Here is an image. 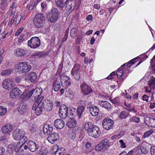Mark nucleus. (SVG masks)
Instances as JSON below:
<instances>
[{
	"instance_id": "nucleus-12",
	"label": "nucleus",
	"mask_w": 155,
	"mask_h": 155,
	"mask_svg": "<svg viewBox=\"0 0 155 155\" xmlns=\"http://www.w3.org/2000/svg\"><path fill=\"white\" fill-rule=\"evenodd\" d=\"M89 108L91 114L93 116H96L97 115L99 112V109L97 107L93 106L91 104V102H90L87 107Z\"/></svg>"
},
{
	"instance_id": "nucleus-31",
	"label": "nucleus",
	"mask_w": 155,
	"mask_h": 155,
	"mask_svg": "<svg viewBox=\"0 0 155 155\" xmlns=\"http://www.w3.org/2000/svg\"><path fill=\"white\" fill-rule=\"evenodd\" d=\"M53 87L55 91H58L61 87L59 81L57 80L56 81L55 83L53 84Z\"/></svg>"
},
{
	"instance_id": "nucleus-61",
	"label": "nucleus",
	"mask_w": 155,
	"mask_h": 155,
	"mask_svg": "<svg viewBox=\"0 0 155 155\" xmlns=\"http://www.w3.org/2000/svg\"><path fill=\"white\" fill-rule=\"evenodd\" d=\"M93 17L91 15H89L87 17L86 19L87 21H91L92 20Z\"/></svg>"
},
{
	"instance_id": "nucleus-17",
	"label": "nucleus",
	"mask_w": 155,
	"mask_h": 155,
	"mask_svg": "<svg viewBox=\"0 0 155 155\" xmlns=\"http://www.w3.org/2000/svg\"><path fill=\"white\" fill-rule=\"evenodd\" d=\"M28 149L31 152L35 151L38 148V145L34 141H30L28 143Z\"/></svg>"
},
{
	"instance_id": "nucleus-64",
	"label": "nucleus",
	"mask_w": 155,
	"mask_h": 155,
	"mask_svg": "<svg viewBox=\"0 0 155 155\" xmlns=\"http://www.w3.org/2000/svg\"><path fill=\"white\" fill-rule=\"evenodd\" d=\"M41 7L42 8H44L47 7L46 4L44 2H42L41 3Z\"/></svg>"
},
{
	"instance_id": "nucleus-5",
	"label": "nucleus",
	"mask_w": 155,
	"mask_h": 155,
	"mask_svg": "<svg viewBox=\"0 0 155 155\" xmlns=\"http://www.w3.org/2000/svg\"><path fill=\"white\" fill-rule=\"evenodd\" d=\"M15 68L18 71H20L21 73H26L30 70L31 67L30 65H28L26 62H20L18 64L15 65Z\"/></svg>"
},
{
	"instance_id": "nucleus-52",
	"label": "nucleus",
	"mask_w": 155,
	"mask_h": 155,
	"mask_svg": "<svg viewBox=\"0 0 155 155\" xmlns=\"http://www.w3.org/2000/svg\"><path fill=\"white\" fill-rule=\"evenodd\" d=\"M25 36V35L22 34L21 35L20 37L18 38V41L21 43V42H23L24 40V39L23 38L24 36Z\"/></svg>"
},
{
	"instance_id": "nucleus-2",
	"label": "nucleus",
	"mask_w": 155,
	"mask_h": 155,
	"mask_svg": "<svg viewBox=\"0 0 155 155\" xmlns=\"http://www.w3.org/2000/svg\"><path fill=\"white\" fill-rule=\"evenodd\" d=\"M84 127L89 136L96 138L100 136L101 131L99 128L92 123L90 122L86 123Z\"/></svg>"
},
{
	"instance_id": "nucleus-10",
	"label": "nucleus",
	"mask_w": 155,
	"mask_h": 155,
	"mask_svg": "<svg viewBox=\"0 0 155 155\" xmlns=\"http://www.w3.org/2000/svg\"><path fill=\"white\" fill-rule=\"evenodd\" d=\"M68 107L66 105H61L60 107L59 111L60 117L64 119H66L68 116Z\"/></svg>"
},
{
	"instance_id": "nucleus-7",
	"label": "nucleus",
	"mask_w": 155,
	"mask_h": 155,
	"mask_svg": "<svg viewBox=\"0 0 155 155\" xmlns=\"http://www.w3.org/2000/svg\"><path fill=\"white\" fill-rule=\"evenodd\" d=\"M28 45L32 48H38L41 45L40 40L37 37H34L31 38L28 41Z\"/></svg>"
},
{
	"instance_id": "nucleus-54",
	"label": "nucleus",
	"mask_w": 155,
	"mask_h": 155,
	"mask_svg": "<svg viewBox=\"0 0 155 155\" xmlns=\"http://www.w3.org/2000/svg\"><path fill=\"white\" fill-rule=\"evenodd\" d=\"M119 142L120 143L121 145L120 147L123 148H125L126 146L125 145V143H124V141L123 140H119Z\"/></svg>"
},
{
	"instance_id": "nucleus-43",
	"label": "nucleus",
	"mask_w": 155,
	"mask_h": 155,
	"mask_svg": "<svg viewBox=\"0 0 155 155\" xmlns=\"http://www.w3.org/2000/svg\"><path fill=\"white\" fill-rule=\"evenodd\" d=\"M110 101L115 105H118L119 103V101L118 98L116 97L113 100H110Z\"/></svg>"
},
{
	"instance_id": "nucleus-45",
	"label": "nucleus",
	"mask_w": 155,
	"mask_h": 155,
	"mask_svg": "<svg viewBox=\"0 0 155 155\" xmlns=\"http://www.w3.org/2000/svg\"><path fill=\"white\" fill-rule=\"evenodd\" d=\"M153 132V131H147L143 135V137L146 138L148 137L149 136L151 135Z\"/></svg>"
},
{
	"instance_id": "nucleus-1",
	"label": "nucleus",
	"mask_w": 155,
	"mask_h": 155,
	"mask_svg": "<svg viewBox=\"0 0 155 155\" xmlns=\"http://www.w3.org/2000/svg\"><path fill=\"white\" fill-rule=\"evenodd\" d=\"M44 98L43 96L41 97L33 105L32 109L35 111L37 115L41 114L43 109L49 111L52 108L53 104L51 101Z\"/></svg>"
},
{
	"instance_id": "nucleus-40",
	"label": "nucleus",
	"mask_w": 155,
	"mask_h": 155,
	"mask_svg": "<svg viewBox=\"0 0 155 155\" xmlns=\"http://www.w3.org/2000/svg\"><path fill=\"white\" fill-rule=\"evenodd\" d=\"M34 90H35V91L34 92H35L36 94H38V96L41 94L42 92V89L41 88H39L38 87H36Z\"/></svg>"
},
{
	"instance_id": "nucleus-14",
	"label": "nucleus",
	"mask_w": 155,
	"mask_h": 155,
	"mask_svg": "<svg viewBox=\"0 0 155 155\" xmlns=\"http://www.w3.org/2000/svg\"><path fill=\"white\" fill-rule=\"evenodd\" d=\"M59 139V135L58 133H51L48 137V141L52 144Z\"/></svg>"
},
{
	"instance_id": "nucleus-6",
	"label": "nucleus",
	"mask_w": 155,
	"mask_h": 155,
	"mask_svg": "<svg viewBox=\"0 0 155 155\" xmlns=\"http://www.w3.org/2000/svg\"><path fill=\"white\" fill-rule=\"evenodd\" d=\"M110 146L109 140L105 139L95 147V149L98 151H104Z\"/></svg>"
},
{
	"instance_id": "nucleus-38",
	"label": "nucleus",
	"mask_w": 155,
	"mask_h": 155,
	"mask_svg": "<svg viewBox=\"0 0 155 155\" xmlns=\"http://www.w3.org/2000/svg\"><path fill=\"white\" fill-rule=\"evenodd\" d=\"M36 54V55L39 56V57H45L47 55V52H45L44 51H39Z\"/></svg>"
},
{
	"instance_id": "nucleus-53",
	"label": "nucleus",
	"mask_w": 155,
	"mask_h": 155,
	"mask_svg": "<svg viewBox=\"0 0 155 155\" xmlns=\"http://www.w3.org/2000/svg\"><path fill=\"white\" fill-rule=\"evenodd\" d=\"M123 74V73L122 70H119L117 71V77H118V76H122Z\"/></svg>"
},
{
	"instance_id": "nucleus-20",
	"label": "nucleus",
	"mask_w": 155,
	"mask_h": 155,
	"mask_svg": "<svg viewBox=\"0 0 155 155\" xmlns=\"http://www.w3.org/2000/svg\"><path fill=\"white\" fill-rule=\"evenodd\" d=\"M54 125L57 129H61L64 127V123L63 120L59 119H56L55 120Z\"/></svg>"
},
{
	"instance_id": "nucleus-21",
	"label": "nucleus",
	"mask_w": 155,
	"mask_h": 155,
	"mask_svg": "<svg viewBox=\"0 0 155 155\" xmlns=\"http://www.w3.org/2000/svg\"><path fill=\"white\" fill-rule=\"evenodd\" d=\"M18 110L21 114H23L27 110L26 104L24 102L21 103L18 106Z\"/></svg>"
},
{
	"instance_id": "nucleus-39",
	"label": "nucleus",
	"mask_w": 155,
	"mask_h": 155,
	"mask_svg": "<svg viewBox=\"0 0 155 155\" xmlns=\"http://www.w3.org/2000/svg\"><path fill=\"white\" fill-rule=\"evenodd\" d=\"M140 150L142 153L146 154L148 153V151L146 148L144 146H141L140 147Z\"/></svg>"
},
{
	"instance_id": "nucleus-33",
	"label": "nucleus",
	"mask_w": 155,
	"mask_h": 155,
	"mask_svg": "<svg viewBox=\"0 0 155 155\" xmlns=\"http://www.w3.org/2000/svg\"><path fill=\"white\" fill-rule=\"evenodd\" d=\"M48 152L47 150L41 148L38 151L37 155H47Z\"/></svg>"
},
{
	"instance_id": "nucleus-27",
	"label": "nucleus",
	"mask_w": 155,
	"mask_h": 155,
	"mask_svg": "<svg viewBox=\"0 0 155 155\" xmlns=\"http://www.w3.org/2000/svg\"><path fill=\"white\" fill-rule=\"evenodd\" d=\"M28 79L31 82H33L35 81L37 78V74L34 72L30 73L28 77Z\"/></svg>"
},
{
	"instance_id": "nucleus-36",
	"label": "nucleus",
	"mask_w": 155,
	"mask_h": 155,
	"mask_svg": "<svg viewBox=\"0 0 155 155\" xmlns=\"http://www.w3.org/2000/svg\"><path fill=\"white\" fill-rule=\"evenodd\" d=\"M65 150L64 148L61 147V148L58 149L55 152V155H63L64 152L62 151V150Z\"/></svg>"
},
{
	"instance_id": "nucleus-9",
	"label": "nucleus",
	"mask_w": 155,
	"mask_h": 155,
	"mask_svg": "<svg viewBox=\"0 0 155 155\" xmlns=\"http://www.w3.org/2000/svg\"><path fill=\"white\" fill-rule=\"evenodd\" d=\"M114 121L109 118H106L102 121V125L104 129L109 130L112 129L113 127Z\"/></svg>"
},
{
	"instance_id": "nucleus-41",
	"label": "nucleus",
	"mask_w": 155,
	"mask_h": 155,
	"mask_svg": "<svg viewBox=\"0 0 155 155\" xmlns=\"http://www.w3.org/2000/svg\"><path fill=\"white\" fill-rule=\"evenodd\" d=\"M7 109L4 108L2 106H0V115H4L6 112Z\"/></svg>"
},
{
	"instance_id": "nucleus-16",
	"label": "nucleus",
	"mask_w": 155,
	"mask_h": 155,
	"mask_svg": "<svg viewBox=\"0 0 155 155\" xmlns=\"http://www.w3.org/2000/svg\"><path fill=\"white\" fill-rule=\"evenodd\" d=\"M81 87L83 95L88 94L92 91L91 88L85 84L81 85Z\"/></svg>"
},
{
	"instance_id": "nucleus-37",
	"label": "nucleus",
	"mask_w": 155,
	"mask_h": 155,
	"mask_svg": "<svg viewBox=\"0 0 155 155\" xmlns=\"http://www.w3.org/2000/svg\"><path fill=\"white\" fill-rule=\"evenodd\" d=\"M24 134L25 132L24 131L21 134V137L20 138V139H19L23 143H25L27 140V138L26 136H25Z\"/></svg>"
},
{
	"instance_id": "nucleus-32",
	"label": "nucleus",
	"mask_w": 155,
	"mask_h": 155,
	"mask_svg": "<svg viewBox=\"0 0 155 155\" xmlns=\"http://www.w3.org/2000/svg\"><path fill=\"white\" fill-rule=\"evenodd\" d=\"M21 17L22 16L18 14H17L13 17L15 25H17L19 23Z\"/></svg>"
},
{
	"instance_id": "nucleus-15",
	"label": "nucleus",
	"mask_w": 155,
	"mask_h": 155,
	"mask_svg": "<svg viewBox=\"0 0 155 155\" xmlns=\"http://www.w3.org/2000/svg\"><path fill=\"white\" fill-rule=\"evenodd\" d=\"M35 91L34 89H31L30 91L26 90L21 95L20 97L22 99H29L32 95L33 94Z\"/></svg>"
},
{
	"instance_id": "nucleus-56",
	"label": "nucleus",
	"mask_w": 155,
	"mask_h": 155,
	"mask_svg": "<svg viewBox=\"0 0 155 155\" xmlns=\"http://www.w3.org/2000/svg\"><path fill=\"white\" fill-rule=\"evenodd\" d=\"M68 30H67L65 33V35L64 37V39L63 41V42H64L67 40L68 36Z\"/></svg>"
},
{
	"instance_id": "nucleus-25",
	"label": "nucleus",
	"mask_w": 155,
	"mask_h": 155,
	"mask_svg": "<svg viewBox=\"0 0 155 155\" xmlns=\"http://www.w3.org/2000/svg\"><path fill=\"white\" fill-rule=\"evenodd\" d=\"M67 4L66 8L69 11H71V12L73 11L74 9L76 6L75 2L72 0H69Z\"/></svg>"
},
{
	"instance_id": "nucleus-63",
	"label": "nucleus",
	"mask_w": 155,
	"mask_h": 155,
	"mask_svg": "<svg viewBox=\"0 0 155 155\" xmlns=\"http://www.w3.org/2000/svg\"><path fill=\"white\" fill-rule=\"evenodd\" d=\"M21 80V78L19 77H16L15 81L17 82L18 83Z\"/></svg>"
},
{
	"instance_id": "nucleus-49",
	"label": "nucleus",
	"mask_w": 155,
	"mask_h": 155,
	"mask_svg": "<svg viewBox=\"0 0 155 155\" xmlns=\"http://www.w3.org/2000/svg\"><path fill=\"white\" fill-rule=\"evenodd\" d=\"M64 78H65V83L66 84H68V85H70L71 84V82H68V80H69L70 78L69 77H68L67 76H65Z\"/></svg>"
},
{
	"instance_id": "nucleus-22",
	"label": "nucleus",
	"mask_w": 155,
	"mask_h": 155,
	"mask_svg": "<svg viewBox=\"0 0 155 155\" xmlns=\"http://www.w3.org/2000/svg\"><path fill=\"white\" fill-rule=\"evenodd\" d=\"M24 131L19 129H16L13 133V136L15 140H19L21 137L22 134Z\"/></svg>"
},
{
	"instance_id": "nucleus-57",
	"label": "nucleus",
	"mask_w": 155,
	"mask_h": 155,
	"mask_svg": "<svg viewBox=\"0 0 155 155\" xmlns=\"http://www.w3.org/2000/svg\"><path fill=\"white\" fill-rule=\"evenodd\" d=\"M5 149L2 147H0V155H3L5 153Z\"/></svg>"
},
{
	"instance_id": "nucleus-44",
	"label": "nucleus",
	"mask_w": 155,
	"mask_h": 155,
	"mask_svg": "<svg viewBox=\"0 0 155 155\" xmlns=\"http://www.w3.org/2000/svg\"><path fill=\"white\" fill-rule=\"evenodd\" d=\"M81 118H82L84 120L87 119L89 117L88 113H84L81 115Z\"/></svg>"
},
{
	"instance_id": "nucleus-24",
	"label": "nucleus",
	"mask_w": 155,
	"mask_h": 155,
	"mask_svg": "<svg viewBox=\"0 0 155 155\" xmlns=\"http://www.w3.org/2000/svg\"><path fill=\"white\" fill-rule=\"evenodd\" d=\"M69 0H55L57 5L60 8H64L67 5Z\"/></svg>"
},
{
	"instance_id": "nucleus-13",
	"label": "nucleus",
	"mask_w": 155,
	"mask_h": 155,
	"mask_svg": "<svg viewBox=\"0 0 155 155\" xmlns=\"http://www.w3.org/2000/svg\"><path fill=\"white\" fill-rule=\"evenodd\" d=\"M144 123L147 125L153 127H155V119L149 117H146L144 118Z\"/></svg>"
},
{
	"instance_id": "nucleus-3",
	"label": "nucleus",
	"mask_w": 155,
	"mask_h": 155,
	"mask_svg": "<svg viewBox=\"0 0 155 155\" xmlns=\"http://www.w3.org/2000/svg\"><path fill=\"white\" fill-rule=\"evenodd\" d=\"M58 16L59 12L56 8H52L46 15L47 18L51 23L55 22L58 20Z\"/></svg>"
},
{
	"instance_id": "nucleus-60",
	"label": "nucleus",
	"mask_w": 155,
	"mask_h": 155,
	"mask_svg": "<svg viewBox=\"0 0 155 155\" xmlns=\"http://www.w3.org/2000/svg\"><path fill=\"white\" fill-rule=\"evenodd\" d=\"M6 139V137L5 135L0 136V141H4Z\"/></svg>"
},
{
	"instance_id": "nucleus-28",
	"label": "nucleus",
	"mask_w": 155,
	"mask_h": 155,
	"mask_svg": "<svg viewBox=\"0 0 155 155\" xmlns=\"http://www.w3.org/2000/svg\"><path fill=\"white\" fill-rule=\"evenodd\" d=\"M99 104L102 107H104L107 110L110 109L111 105L107 101H102L99 102Z\"/></svg>"
},
{
	"instance_id": "nucleus-48",
	"label": "nucleus",
	"mask_w": 155,
	"mask_h": 155,
	"mask_svg": "<svg viewBox=\"0 0 155 155\" xmlns=\"http://www.w3.org/2000/svg\"><path fill=\"white\" fill-rule=\"evenodd\" d=\"M76 29L74 28H72L70 32V34L71 37H72L73 35L75 34L76 30Z\"/></svg>"
},
{
	"instance_id": "nucleus-42",
	"label": "nucleus",
	"mask_w": 155,
	"mask_h": 155,
	"mask_svg": "<svg viewBox=\"0 0 155 155\" xmlns=\"http://www.w3.org/2000/svg\"><path fill=\"white\" fill-rule=\"evenodd\" d=\"M28 146L27 145L25 144V143H22L21 144V146L20 147L19 151L22 152L24 149L26 150L28 149Z\"/></svg>"
},
{
	"instance_id": "nucleus-50",
	"label": "nucleus",
	"mask_w": 155,
	"mask_h": 155,
	"mask_svg": "<svg viewBox=\"0 0 155 155\" xmlns=\"http://www.w3.org/2000/svg\"><path fill=\"white\" fill-rule=\"evenodd\" d=\"M150 153L152 155H155V146H152L151 147Z\"/></svg>"
},
{
	"instance_id": "nucleus-47",
	"label": "nucleus",
	"mask_w": 155,
	"mask_h": 155,
	"mask_svg": "<svg viewBox=\"0 0 155 155\" xmlns=\"http://www.w3.org/2000/svg\"><path fill=\"white\" fill-rule=\"evenodd\" d=\"M21 143H20V142H18L17 144L15 146V151H19L20 149V147H21Z\"/></svg>"
},
{
	"instance_id": "nucleus-26",
	"label": "nucleus",
	"mask_w": 155,
	"mask_h": 155,
	"mask_svg": "<svg viewBox=\"0 0 155 155\" xmlns=\"http://www.w3.org/2000/svg\"><path fill=\"white\" fill-rule=\"evenodd\" d=\"M77 121L74 118H70L66 124V125L69 128H71L75 127L76 125Z\"/></svg>"
},
{
	"instance_id": "nucleus-46",
	"label": "nucleus",
	"mask_w": 155,
	"mask_h": 155,
	"mask_svg": "<svg viewBox=\"0 0 155 155\" xmlns=\"http://www.w3.org/2000/svg\"><path fill=\"white\" fill-rule=\"evenodd\" d=\"M139 118L138 117H132L130 118V121H135L136 123H138L139 121Z\"/></svg>"
},
{
	"instance_id": "nucleus-29",
	"label": "nucleus",
	"mask_w": 155,
	"mask_h": 155,
	"mask_svg": "<svg viewBox=\"0 0 155 155\" xmlns=\"http://www.w3.org/2000/svg\"><path fill=\"white\" fill-rule=\"evenodd\" d=\"M84 109V107L83 106H79L77 109V115L79 118H81V115L83 113Z\"/></svg>"
},
{
	"instance_id": "nucleus-34",
	"label": "nucleus",
	"mask_w": 155,
	"mask_h": 155,
	"mask_svg": "<svg viewBox=\"0 0 155 155\" xmlns=\"http://www.w3.org/2000/svg\"><path fill=\"white\" fill-rule=\"evenodd\" d=\"M12 71H13L11 69L5 70L2 71L1 74L2 75L8 76L10 74Z\"/></svg>"
},
{
	"instance_id": "nucleus-55",
	"label": "nucleus",
	"mask_w": 155,
	"mask_h": 155,
	"mask_svg": "<svg viewBox=\"0 0 155 155\" xmlns=\"http://www.w3.org/2000/svg\"><path fill=\"white\" fill-rule=\"evenodd\" d=\"M23 29V28L21 27L19 28L15 34V36H18L21 32Z\"/></svg>"
},
{
	"instance_id": "nucleus-62",
	"label": "nucleus",
	"mask_w": 155,
	"mask_h": 155,
	"mask_svg": "<svg viewBox=\"0 0 155 155\" xmlns=\"http://www.w3.org/2000/svg\"><path fill=\"white\" fill-rule=\"evenodd\" d=\"M148 97L147 95H144L143 97V99L146 102H148Z\"/></svg>"
},
{
	"instance_id": "nucleus-35",
	"label": "nucleus",
	"mask_w": 155,
	"mask_h": 155,
	"mask_svg": "<svg viewBox=\"0 0 155 155\" xmlns=\"http://www.w3.org/2000/svg\"><path fill=\"white\" fill-rule=\"evenodd\" d=\"M128 114L127 112L123 111H122L120 115V118L121 119H125L128 116Z\"/></svg>"
},
{
	"instance_id": "nucleus-8",
	"label": "nucleus",
	"mask_w": 155,
	"mask_h": 155,
	"mask_svg": "<svg viewBox=\"0 0 155 155\" xmlns=\"http://www.w3.org/2000/svg\"><path fill=\"white\" fill-rule=\"evenodd\" d=\"M2 85L5 89L9 91L15 87V82L12 80L8 79L3 81L2 83Z\"/></svg>"
},
{
	"instance_id": "nucleus-23",
	"label": "nucleus",
	"mask_w": 155,
	"mask_h": 155,
	"mask_svg": "<svg viewBox=\"0 0 155 155\" xmlns=\"http://www.w3.org/2000/svg\"><path fill=\"white\" fill-rule=\"evenodd\" d=\"M53 127L51 125L45 124L43 126V130L44 133L49 134L51 133L53 130Z\"/></svg>"
},
{
	"instance_id": "nucleus-59",
	"label": "nucleus",
	"mask_w": 155,
	"mask_h": 155,
	"mask_svg": "<svg viewBox=\"0 0 155 155\" xmlns=\"http://www.w3.org/2000/svg\"><path fill=\"white\" fill-rule=\"evenodd\" d=\"M149 84L150 85H151L153 86V87H155V80H150L149 81Z\"/></svg>"
},
{
	"instance_id": "nucleus-51",
	"label": "nucleus",
	"mask_w": 155,
	"mask_h": 155,
	"mask_svg": "<svg viewBox=\"0 0 155 155\" xmlns=\"http://www.w3.org/2000/svg\"><path fill=\"white\" fill-rule=\"evenodd\" d=\"M115 75V73L114 72L111 73L107 77V78L108 79H113L114 78V76Z\"/></svg>"
},
{
	"instance_id": "nucleus-4",
	"label": "nucleus",
	"mask_w": 155,
	"mask_h": 155,
	"mask_svg": "<svg viewBox=\"0 0 155 155\" xmlns=\"http://www.w3.org/2000/svg\"><path fill=\"white\" fill-rule=\"evenodd\" d=\"M33 22L34 25L36 27L40 28L42 27L45 22L44 16L41 13L35 15L33 19Z\"/></svg>"
},
{
	"instance_id": "nucleus-11",
	"label": "nucleus",
	"mask_w": 155,
	"mask_h": 155,
	"mask_svg": "<svg viewBox=\"0 0 155 155\" xmlns=\"http://www.w3.org/2000/svg\"><path fill=\"white\" fill-rule=\"evenodd\" d=\"M80 69V65L78 64H76L71 72V74L74 78L78 80L80 79V74L79 72Z\"/></svg>"
},
{
	"instance_id": "nucleus-19",
	"label": "nucleus",
	"mask_w": 155,
	"mask_h": 155,
	"mask_svg": "<svg viewBox=\"0 0 155 155\" xmlns=\"http://www.w3.org/2000/svg\"><path fill=\"white\" fill-rule=\"evenodd\" d=\"M22 91L18 88L15 87L10 92V97L14 98L21 94Z\"/></svg>"
},
{
	"instance_id": "nucleus-58",
	"label": "nucleus",
	"mask_w": 155,
	"mask_h": 155,
	"mask_svg": "<svg viewBox=\"0 0 155 155\" xmlns=\"http://www.w3.org/2000/svg\"><path fill=\"white\" fill-rule=\"evenodd\" d=\"M137 58H134L130 61H129V63H130V64L132 65L133 64H134L137 61Z\"/></svg>"
},
{
	"instance_id": "nucleus-18",
	"label": "nucleus",
	"mask_w": 155,
	"mask_h": 155,
	"mask_svg": "<svg viewBox=\"0 0 155 155\" xmlns=\"http://www.w3.org/2000/svg\"><path fill=\"white\" fill-rule=\"evenodd\" d=\"M1 130L3 133L8 134L12 131L13 126L10 124L7 123L4 126L2 127Z\"/></svg>"
},
{
	"instance_id": "nucleus-30",
	"label": "nucleus",
	"mask_w": 155,
	"mask_h": 155,
	"mask_svg": "<svg viewBox=\"0 0 155 155\" xmlns=\"http://www.w3.org/2000/svg\"><path fill=\"white\" fill-rule=\"evenodd\" d=\"M16 54L18 56L21 57L25 55L26 53L25 51L21 49H18L16 50Z\"/></svg>"
}]
</instances>
